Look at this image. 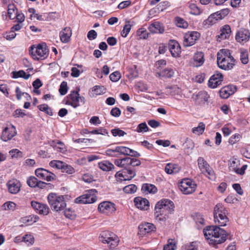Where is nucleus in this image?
<instances>
[{"label": "nucleus", "mask_w": 250, "mask_h": 250, "mask_svg": "<svg viewBox=\"0 0 250 250\" xmlns=\"http://www.w3.org/2000/svg\"><path fill=\"white\" fill-rule=\"evenodd\" d=\"M204 236L210 245H216L224 243L227 239L226 231L216 226H209L203 230Z\"/></svg>", "instance_id": "f257e3e1"}, {"label": "nucleus", "mask_w": 250, "mask_h": 250, "mask_svg": "<svg viewBox=\"0 0 250 250\" xmlns=\"http://www.w3.org/2000/svg\"><path fill=\"white\" fill-rule=\"evenodd\" d=\"M217 62L219 68L228 70L233 68L235 60L229 49H222L217 53Z\"/></svg>", "instance_id": "f03ea898"}, {"label": "nucleus", "mask_w": 250, "mask_h": 250, "mask_svg": "<svg viewBox=\"0 0 250 250\" xmlns=\"http://www.w3.org/2000/svg\"><path fill=\"white\" fill-rule=\"evenodd\" d=\"M214 219L216 225L225 226L229 221L227 216L228 211L221 204H217L214 208Z\"/></svg>", "instance_id": "7ed1b4c3"}, {"label": "nucleus", "mask_w": 250, "mask_h": 250, "mask_svg": "<svg viewBox=\"0 0 250 250\" xmlns=\"http://www.w3.org/2000/svg\"><path fill=\"white\" fill-rule=\"evenodd\" d=\"M47 200L53 210L57 212L61 211L66 207V204L63 196L57 195L56 193H51L48 194Z\"/></svg>", "instance_id": "20e7f679"}, {"label": "nucleus", "mask_w": 250, "mask_h": 250, "mask_svg": "<svg viewBox=\"0 0 250 250\" xmlns=\"http://www.w3.org/2000/svg\"><path fill=\"white\" fill-rule=\"evenodd\" d=\"M48 49L45 43H42L37 46L32 45L30 47L29 52L33 59L35 60H44L48 55Z\"/></svg>", "instance_id": "39448f33"}, {"label": "nucleus", "mask_w": 250, "mask_h": 250, "mask_svg": "<svg viewBox=\"0 0 250 250\" xmlns=\"http://www.w3.org/2000/svg\"><path fill=\"white\" fill-rule=\"evenodd\" d=\"M99 239L103 243L107 244L110 249H114L118 245L119 241L117 236L109 231L102 232Z\"/></svg>", "instance_id": "423d86ee"}, {"label": "nucleus", "mask_w": 250, "mask_h": 250, "mask_svg": "<svg viewBox=\"0 0 250 250\" xmlns=\"http://www.w3.org/2000/svg\"><path fill=\"white\" fill-rule=\"evenodd\" d=\"M65 104L72 106L76 108L80 105V102L84 104L85 102V98L83 96H80L78 91H72L67 96L65 99Z\"/></svg>", "instance_id": "0eeeda50"}, {"label": "nucleus", "mask_w": 250, "mask_h": 250, "mask_svg": "<svg viewBox=\"0 0 250 250\" xmlns=\"http://www.w3.org/2000/svg\"><path fill=\"white\" fill-rule=\"evenodd\" d=\"M197 188L195 182L190 179H183L179 185L181 191L184 194H190L193 193Z\"/></svg>", "instance_id": "6e6552de"}, {"label": "nucleus", "mask_w": 250, "mask_h": 250, "mask_svg": "<svg viewBox=\"0 0 250 250\" xmlns=\"http://www.w3.org/2000/svg\"><path fill=\"white\" fill-rule=\"evenodd\" d=\"M210 96L208 93L205 90H201L194 93L192 99L197 105H203L208 103Z\"/></svg>", "instance_id": "1a4fd4ad"}, {"label": "nucleus", "mask_w": 250, "mask_h": 250, "mask_svg": "<svg viewBox=\"0 0 250 250\" xmlns=\"http://www.w3.org/2000/svg\"><path fill=\"white\" fill-rule=\"evenodd\" d=\"M200 34L197 31H191L184 35L183 45L184 46H190L194 44L199 39Z\"/></svg>", "instance_id": "9d476101"}, {"label": "nucleus", "mask_w": 250, "mask_h": 250, "mask_svg": "<svg viewBox=\"0 0 250 250\" xmlns=\"http://www.w3.org/2000/svg\"><path fill=\"white\" fill-rule=\"evenodd\" d=\"M35 174L39 178L48 182L56 178V175L54 173L42 168H37L35 170Z\"/></svg>", "instance_id": "9b49d317"}, {"label": "nucleus", "mask_w": 250, "mask_h": 250, "mask_svg": "<svg viewBox=\"0 0 250 250\" xmlns=\"http://www.w3.org/2000/svg\"><path fill=\"white\" fill-rule=\"evenodd\" d=\"M98 210L101 213L110 214L115 211V205L110 202L104 201L99 205Z\"/></svg>", "instance_id": "f8f14e48"}, {"label": "nucleus", "mask_w": 250, "mask_h": 250, "mask_svg": "<svg viewBox=\"0 0 250 250\" xmlns=\"http://www.w3.org/2000/svg\"><path fill=\"white\" fill-rule=\"evenodd\" d=\"M16 133V128L13 125H9L3 128L1 138L3 141L7 142L14 137Z\"/></svg>", "instance_id": "ddd939ff"}, {"label": "nucleus", "mask_w": 250, "mask_h": 250, "mask_svg": "<svg viewBox=\"0 0 250 250\" xmlns=\"http://www.w3.org/2000/svg\"><path fill=\"white\" fill-rule=\"evenodd\" d=\"M97 200V196L94 194L87 193L82 195L75 200V202L77 204H91Z\"/></svg>", "instance_id": "4468645a"}, {"label": "nucleus", "mask_w": 250, "mask_h": 250, "mask_svg": "<svg viewBox=\"0 0 250 250\" xmlns=\"http://www.w3.org/2000/svg\"><path fill=\"white\" fill-rule=\"evenodd\" d=\"M21 184L20 181L13 179L9 180L6 183V187L8 191L12 194H16L21 190Z\"/></svg>", "instance_id": "2eb2a0df"}, {"label": "nucleus", "mask_w": 250, "mask_h": 250, "mask_svg": "<svg viewBox=\"0 0 250 250\" xmlns=\"http://www.w3.org/2000/svg\"><path fill=\"white\" fill-rule=\"evenodd\" d=\"M223 80V76L222 73L216 72L209 79L208 86L211 88H216L220 85Z\"/></svg>", "instance_id": "dca6fc26"}, {"label": "nucleus", "mask_w": 250, "mask_h": 250, "mask_svg": "<svg viewBox=\"0 0 250 250\" xmlns=\"http://www.w3.org/2000/svg\"><path fill=\"white\" fill-rule=\"evenodd\" d=\"M31 205L36 212L40 214L46 215L49 212V208L46 204L33 201L31 203Z\"/></svg>", "instance_id": "f3484780"}, {"label": "nucleus", "mask_w": 250, "mask_h": 250, "mask_svg": "<svg viewBox=\"0 0 250 250\" xmlns=\"http://www.w3.org/2000/svg\"><path fill=\"white\" fill-rule=\"evenodd\" d=\"M250 38L249 31L245 29H240L236 33L235 36L236 40L241 43H244L248 42Z\"/></svg>", "instance_id": "a211bd4d"}, {"label": "nucleus", "mask_w": 250, "mask_h": 250, "mask_svg": "<svg viewBox=\"0 0 250 250\" xmlns=\"http://www.w3.org/2000/svg\"><path fill=\"white\" fill-rule=\"evenodd\" d=\"M155 226L152 223H143L139 226V234L141 235H145L155 231Z\"/></svg>", "instance_id": "6ab92c4d"}, {"label": "nucleus", "mask_w": 250, "mask_h": 250, "mask_svg": "<svg viewBox=\"0 0 250 250\" xmlns=\"http://www.w3.org/2000/svg\"><path fill=\"white\" fill-rule=\"evenodd\" d=\"M169 50L171 55L175 58L179 57L181 53V46L175 40H171L168 43Z\"/></svg>", "instance_id": "aec40b11"}, {"label": "nucleus", "mask_w": 250, "mask_h": 250, "mask_svg": "<svg viewBox=\"0 0 250 250\" xmlns=\"http://www.w3.org/2000/svg\"><path fill=\"white\" fill-rule=\"evenodd\" d=\"M135 206L141 210H147L149 207L148 201L144 198L137 197L134 200Z\"/></svg>", "instance_id": "412c9836"}, {"label": "nucleus", "mask_w": 250, "mask_h": 250, "mask_svg": "<svg viewBox=\"0 0 250 250\" xmlns=\"http://www.w3.org/2000/svg\"><path fill=\"white\" fill-rule=\"evenodd\" d=\"M236 91V88L232 85H228L222 88L220 90V97L223 99H227Z\"/></svg>", "instance_id": "4be33fe9"}, {"label": "nucleus", "mask_w": 250, "mask_h": 250, "mask_svg": "<svg viewBox=\"0 0 250 250\" xmlns=\"http://www.w3.org/2000/svg\"><path fill=\"white\" fill-rule=\"evenodd\" d=\"M221 17V16H218L216 12L214 13L211 14L207 19L204 21L203 24L204 26L209 27L220 20Z\"/></svg>", "instance_id": "5701e85b"}, {"label": "nucleus", "mask_w": 250, "mask_h": 250, "mask_svg": "<svg viewBox=\"0 0 250 250\" xmlns=\"http://www.w3.org/2000/svg\"><path fill=\"white\" fill-rule=\"evenodd\" d=\"M72 35V31L69 27H65L60 33V37L61 41L63 43L68 42Z\"/></svg>", "instance_id": "b1692460"}, {"label": "nucleus", "mask_w": 250, "mask_h": 250, "mask_svg": "<svg viewBox=\"0 0 250 250\" xmlns=\"http://www.w3.org/2000/svg\"><path fill=\"white\" fill-rule=\"evenodd\" d=\"M167 173L174 174L178 173L181 170V167L177 164L173 163L167 164L165 168Z\"/></svg>", "instance_id": "393cba45"}, {"label": "nucleus", "mask_w": 250, "mask_h": 250, "mask_svg": "<svg viewBox=\"0 0 250 250\" xmlns=\"http://www.w3.org/2000/svg\"><path fill=\"white\" fill-rule=\"evenodd\" d=\"M148 30L152 33H162L164 28L160 22L156 21L149 26Z\"/></svg>", "instance_id": "a878e982"}, {"label": "nucleus", "mask_w": 250, "mask_h": 250, "mask_svg": "<svg viewBox=\"0 0 250 250\" xmlns=\"http://www.w3.org/2000/svg\"><path fill=\"white\" fill-rule=\"evenodd\" d=\"M193 64L196 67H199L203 65L205 62L204 54L202 52H197L193 56Z\"/></svg>", "instance_id": "bb28decb"}, {"label": "nucleus", "mask_w": 250, "mask_h": 250, "mask_svg": "<svg viewBox=\"0 0 250 250\" xmlns=\"http://www.w3.org/2000/svg\"><path fill=\"white\" fill-rule=\"evenodd\" d=\"M130 161V157H127L124 158L115 159L114 163L119 167L127 168L129 167Z\"/></svg>", "instance_id": "cd10ccee"}, {"label": "nucleus", "mask_w": 250, "mask_h": 250, "mask_svg": "<svg viewBox=\"0 0 250 250\" xmlns=\"http://www.w3.org/2000/svg\"><path fill=\"white\" fill-rule=\"evenodd\" d=\"M231 33V29L229 25H224L221 29V32L218 35V41H221V40H224L229 38Z\"/></svg>", "instance_id": "c85d7f7f"}, {"label": "nucleus", "mask_w": 250, "mask_h": 250, "mask_svg": "<svg viewBox=\"0 0 250 250\" xmlns=\"http://www.w3.org/2000/svg\"><path fill=\"white\" fill-rule=\"evenodd\" d=\"M99 168L104 171H109L114 169V165L108 161L104 160L98 163Z\"/></svg>", "instance_id": "c756f323"}, {"label": "nucleus", "mask_w": 250, "mask_h": 250, "mask_svg": "<svg viewBox=\"0 0 250 250\" xmlns=\"http://www.w3.org/2000/svg\"><path fill=\"white\" fill-rule=\"evenodd\" d=\"M135 24L134 21H125V24L123 30L121 31V35L123 37L125 38L129 33L132 26Z\"/></svg>", "instance_id": "7c9ffc66"}, {"label": "nucleus", "mask_w": 250, "mask_h": 250, "mask_svg": "<svg viewBox=\"0 0 250 250\" xmlns=\"http://www.w3.org/2000/svg\"><path fill=\"white\" fill-rule=\"evenodd\" d=\"M142 190L145 194L155 193L157 191V188L153 185L144 184L142 187Z\"/></svg>", "instance_id": "2f4dec72"}, {"label": "nucleus", "mask_w": 250, "mask_h": 250, "mask_svg": "<svg viewBox=\"0 0 250 250\" xmlns=\"http://www.w3.org/2000/svg\"><path fill=\"white\" fill-rule=\"evenodd\" d=\"M174 72L171 68H167L158 73L160 77L164 78H170L174 75Z\"/></svg>", "instance_id": "473e14b6"}, {"label": "nucleus", "mask_w": 250, "mask_h": 250, "mask_svg": "<svg viewBox=\"0 0 250 250\" xmlns=\"http://www.w3.org/2000/svg\"><path fill=\"white\" fill-rule=\"evenodd\" d=\"M164 212L167 211V213H170L173 210L174 205L172 201L169 199H164Z\"/></svg>", "instance_id": "72a5a7b5"}, {"label": "nucleus", "mask_w": 250, "mask_h": 250, "mask_svg": "<svg viewBox=\"0 0 250 250\" xmlns=\"http://www.w3.org/2000/svg\"><path fill=\"white\" fill-rule=\"evenodd\" d=\"M12 78L17 79L18 78H22L25 80L28 79L31 75L29 74H26L23 70H19L18 71H13L12 72Z\"/></svg>", "instance_id": "f704fd0d"}, {"label": "nucleus", "mask_w": 250, "mask_h": 250, "mask_svg": "<svg viewBox=\"0 0 250 250\" xmlns=\"http://www.w3.org/2000/svg\"><path fill=\"white\" fill-rule=\"evenodd\" d=\"M18 9L14 4H9L8 6V16L11 20L15 19Z\"/></svg>", "instance_id": "c9c22d12"}, {"label": "nucleus", "mask_w": 250, "mask_h": 250, "mask_svg": "<svg viewBox=\"0 0 250 250\" xmlns=\"http://www.w3.org/2000/svg\"><path fill=\"white\" fill-rule=\"evenodd\" d=\"M197 162L198 167L202 172H204L206 169L210 167L207 161L202 157H199Z\"/></svg>", "instance_id": "e433bc0d"}, {"label": "nucleus", "mask_w": 250, "mask_h": 250, "mask_svg": "<svg viewBox=\"0 0 250 250\" xmlns=\"http://www.w3.org/2000/svg\"><path fill=\"white\" fill-rule=\"evenodd\" d=\"M239 166V161L237 159H233L230 162L229 169L237 173Z\"/></svg>", "instance_id": "4c0bfd02"}, {"label": "nucleus", "mask_w": 250, "mask_h": 250, "mask_svg": "<svg viewBox=\"0 0 250 250\" xmlns=\"http://www.w3.org/2000/svg\"><path fill=\"white\" fill-rule=\"evenodd\" d=\"M205 129V125L203 122L199 123L198 126L192 128V132L197 135L202 134Z\"/></svg>", "instance_id": "58836bf2"}, {"label": "nucleus", "mask_w": 250, "mask_h": 250, "mask_svg": "<svg viewBox=\"0 0 250 250\" xmlns=\"http://www.w3.org/2000/svg\"><path fill=\"white\" fill-rule=\"evenodd\" d=\"M125 176V180H130L136 176L135 171L128 168H125L123 170Z\"/></svg>", "instance_id": "ea45409f"}, {"label": "nucleus", "mask_w": 250, "mask_h": 250, "mask_svg": "<svg viewBox=\"0 0 250 250\" xmlns=\"http://www.w3.org/2000/svg\"><path fill=\"white\" fill-rule=\"evenodd\" d=\"M164 199H162L160 201H158L155 207V209L156 210L155 213L157 214L156 216L157 217H158L159 215L161 214L162 212H164L163 208L164 204Z\"/></svg>", "instance_id": "a19ab883"}, {"label": "nucleus", "mask_w": 250, "mask_h": 250, "mask_svg": "<svg viewBox=\"0 0 250 250\" xmlns=\"http://www.w3.org/2000/svg\"><path fill=\"white\" fill-rule=\"evenodd\" d=\"M64 162L59 160H52L50 162L49 166L53 168L62 170Z\"/></svg>", "instance_id": "79ce46f5"}, {"label": "nucleus", "mask_w": 250, "mask_h": 250, "mask_svg": "<svg viewBox=\"0 0 250 250\" xmlns=\"http://www.w3.org/2000/svg\"><path fill=\"white\" fill-rule=\"evenodd\" d=\"M166 89L167 93L171 95H175L180 92L179 88L176 85L167 86Z\"/></svg>", "instance_id": "37998d69"}, {"label": "nucleus", "mask_w": 250, "mask_h": 250, "mask_svg": "<svg viewBox=\"0 0 250 250\" xmlns=\"http://www.w3.org/2000/svg\"><path fill=\"white\" fill-rule=\"evenodd\" d=\"M119 155H128L130 154L131 149L124 146H117Z\"/></svg>", "instance_id": "c03bdc74"}, {"label": "nucleus", "mask_w": 250, "mask_h": 250, "mask_svg": "<svg viewBox=\"0 0 250 250\" xmlns=\"http://www.w3.org/2000/svg\"><path fill=\"white\" fill-rule=\"evenodd\" d=\"M148 130L146 124L144 122L138 125L135 131L138 133H144L148 131Z\"/></svg>", "instance_id": "a18cd8bd"}, {"label": "nucleus", "mask_w": 250, "mask_h": 250, "mask_svg": "<svg viewBox=\"0 0 250 250\" xmlns=\"http://www.w3.org/2000/svg\"><path fill=\"white\" fill-rule=\"evenodd\" d=\"M205 174L208 178L209 179L212 181H214L216 179V176L213 169L209 167L206 169L204 172Z\"/></svg>", "instance_id": "49530a36"}, {"label": "nucleus", "mask_w": 250, "mask_h": 250, "mask_svg": "<svg viewBox=\"0 0 250 250\" xmlns=\"http://www.w3.org/2000/svg\"><path fill=\"white\" fill-rule=\"evenodd\" d=\"M137 187L133 184H130L124 187V191L128 194H132L135 192L137 190Z\"/></svg>", "instance_id": "de8ad7c7"}, {"label": "nucleus", "mask_w": 250, "mask_h": 250, "mask_svg": "<svg viewBox=\"0 0 250 250\" xmlns=\"http://www.w3.org/2000/svg\"><path fill=\"white\" fill-rule=\"evenodd\" d=\"M240 60L242 63L247 64L249 61L248 52L246 50H241Z\"/></svg>", "instance_id": "09e8293b"}, {"label": "nucleus", "mask_w": 250, "mask_h": 250, "mask_svg": "<svg viewBox=\"0 0 250 250\" xmlns=\"http://www.w3.org/2000/svg\"><path fill=\"white\" fill-rule=\"evenodd\" d=\"M117 149V146L113 149L108 148L105 150V154L109 157H117L119 155Z\"/></svg>", "instance_id": "8fccbe9b"}, {"label": "nucleus", "mask_w": 250, "mask_h": 250, "mask_svg": "<svg viewBox=\"0 0 250 250\" xmlns=\"http://www.w3.org/2000/svg\"><path fill=\"white\" fill-rule=\"evenodd\" d=\"M62 171V172L66 173L68 174H72L75 172V170L74 167H72L71 166L69 165L66 163H64Z\"/></svg>", "instance_id": "3c124183"}, {"label": "nucleus", "mask_w": 250, "mask_h": 250, "mask_svg": "<svg viewBox=\"0 0 250 250\" xmlns=\"http://www.w3.org/2000/svg\"><path fill=\"white\" fill-rule=\"evenodd\" d=\"M16 204L13 202L9 201L5 203L2 207L5 210L14 211L16 209Z\"/></svg>", "instance_id": "603ef678"}, {"label": "nucleus", "mask_w": 250, "mask_h": 250, "mask_svg": "<svg viewBox=\"0 0 250 250\" xmlns=\"http://www.w3.org/2000/svg\"><path fill=\"white\" fill-rule=\"evenodd\" d=\"M38 108L40 110L45 112L47 114L52 116L53 115V112L50 108L49 107L48 105L46 104H42L38 106Z\"/></svg>", "instance_id": "864d4df0"}, {"label": "nucleus", "mask_w": 250, "mask_h": 250, "mask_svg": "<svg viewBox=\"0 0 250 250\" xmlns=\"http://www.w3.org/2000/svg\"><path fill=\"white\" fill-rule=\"evenodd\" d=\"M176 243L174 240H168L167 244L164 246L163 250H175Z\"/></svg>", "instance_id": "5fc2aeb1"}, {"label": "nucleus", "mask_w": 250, "mask_h": 250, "mask_svg": "<svg viewBox=\"0 0 250 250\" xmlns=\"http://www.w3.org/2000/svg\"><path fill=\"white\" fill-rule=\"evenodd\" d=\"M27 184L31 188H35L38 186V180L34 176H31L27 179Z\"/></svg>", "instance_id": "6e6d98bb"}, {"label": "nucleus", "mask_w": 250, "mask_h": 250, "mask_svg": "<svg viewBox=\"0 0 250 250\" xmlns=\"http://www.w3.org/2000/svg\"><path fill=\"white\" fill-rule=\"evenodd\" d=\"M185 250H198V247L195 242L188 243L183 246Z\"/></svg>", "instance_id": "4d7b16f0"}, {"label": "nucleus", "mask_w": 250, "mask_h": 250, "mask_svg": "<svg viewBox=\"0 0 250 250\" xmlns=\"http://www.w3.org/2000/svg\"><path fill=\"white\" fill-rule=\"evenodd\" d=\"M176 25L178 27L186 28L188 26V22L184 19L178 17L176 18Z\"/></svg>", "instance_id": "13d9d810"}, {"label": "nucleus", "mask_w": 250, "mask_h": 250, "mask_svg": "<svg viewBox=\"0 0 250 250\" xmlns=\"http://www.w3.org/2000/svg\"><path fill=\"white\" fill-rule=\"evenodd\" d=\"M68 90L67 84L66 82L63 81L60 86L59 92L61 95H64Z\"/></svg>", "instance_id": "bf43d9fd"}, {"label": "nucleus", "mask_w": 250, "mask_h": 250, "mask_svg": "<svg viewBox=\"0 0 250 250\" xmlns=\"http://www.w3.org/2000/svg\"><path fill=\"white\" fill-rule=\"evenodd\" d=\"M189 8L191 10L190 13L192 14L198 15L201 13L200 9L194 3L190 4Z\"/></svg>", "instance_id": "052dcab7"}, {"label": "nucleus", "mask_w": 250, "mask_h": 250, "mask_svg": "<svg viewBox=\"0 0 250 250\" xmlns=\"http://www.w3.org/2000/svg\"><path fill=\"white\" fill-rule=\"evenodd\" d=\"M112 135L114 137L119 136L122 137L125 135L126 133L123 130L119 128H114L111 131Z\"/></svg>", "instance_id": "680f3d73"}, {"label": "nucleus", "mask_w": 250, "mask_h": 250, "mask_svg": "<svg viewBox=\"0 0 250 250\" xmlns=\"http://www.w3.org/2000/svg\"><path fill=\"white\" fill-rule=\"evenodd\" d=\"M121 74L118 71L114 72L112 73H111L109 76L110 80L114 82L118 81L121 78Z\"/></svg>", "instance_id": "e2e57ef3"}, {"label": "nucleus", "mask_w": 250, "mask_h": 250, "mask_svg": "<svg viewBox=\"0 0 250 250\" xmlns=\"http://www.w3.org/2000/svg\"><path fill=\"white\" fill-rule=\"evenodd\" d=\"M23 241L28 245L32 244L34 242V238L31 234H26L23 236Z\"/></svg>", "instance_id": "0e129e2a"}, {"label": "nucleus", "mask_w": 250, "mask_h": 250, "mask_svg": "<svg viewBox=\"0 0 250 250\" xmlns=\"http://www.w3.org/2000/svg\"><path fill=\"white\" fill-rule=\"evenodd\" d=\"M9 154L12 158H17L22 156V152L18 149H13L9 151Z\"/></svg>", "instance_id": "69168bd1"}, {"label": "nucleus", "mask_w": 250, "mask_h": 250, "mask_svg": "<svg viewBox=\"0 0 250 250\" xmlns=\"http://www.w3.org/2000/svg\"><path fill=\"white\" fill-rule=\"evenodd\" d=\"M64 214L66 218L73 219L75 216L74 212L70 208H66L64 211Z\"/></svg>", "instance_id": "338daca9"}, {"label": "nucleus", "mask_w": 250, "mask_h": 250, "mask_svg": "<svg viewBox=\"0 0 250 250\" xmlns=\"http://www.w3.org/2000/svg\"><path fill=\"white\" fill-rule=\"evenodd\" d=\"M83 180L86 183H90L94 181L93 176L89 173H85L83 175Z\"/></svg>", "instance_id": "774afa93"}]
</instances>
